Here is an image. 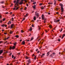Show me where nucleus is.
<instances>
[{"label": "nucleus", "mask_w": 65, "mask_h": 65, "mask_svg": "<svg viewBox=\"0 0 65 65\" xmlns=\"http://www.w3.org/2000/svg\"><path fill=\"white\" fill-rule=\"evenodd\" d=\"M35 15L37 16V18L39 17V13H37V12H36L35 13Z\"/></svg>", "instance_id": "obj_3"}, {"label": "nucleus", "mask_w": 65, "mask_h": 65, "mask_svg": "<svg viewBox=\"0 0 65 65\" xmlns=\"http://www.w3.org/2000/svg\"><path fill=\"white\" fill-rule=\"evenodd\" d=\"M56 1H55L54 3V5H56Z\"/></svg>", "instance_id": "obj_28"}, {"label": "nucleus", "mask_w": 65, "mask_h": 65, "mask_svg": "<svg viewBox=\"0 0 65 65\" xmlns=\"http://www.w3.org/2000/svg\"><path fill=\"white\" fill-rule=\"evenodd\" d=\"M62 30H63V28H61V30L60 31V32H61L62 31Z\"/></svg>", "instance_id": "obj_43"}, {"label": "nucleus", "mask_w": 65, "mask_h": 65, "mask_svg": "<svg viewBox=\"0 0 65 65\" xmlns=\"http://www.w3.org/2000/svg\"><path fill=\"white\" fill-rule=\"evenodd\" d=\"M10 34H11L12 33V31H10Z\"/></svg>", "instance_id": "obj_36"}, {"label": "nucleus", "mask_w": 65, "mask_h": 65, "mask_svg": "<svg viewBox=\"0 0 65 65\" xmlns=\"http://www.w3.org/2000/svg\"><path fill=\"white\" fill-rule=\"evenodd\" d=\"M57 22H59L60 21V20L58 19V20H57Z\"/></svg>", "instance_id": "obj_52"}, {"label": "nucleus", "mask_w": 65, "mask_h": 65, "mask_svg": "<svg viewBox=\"0 0 65 65\" xmlns=\"http://www.w3.org/2000/svg\"><path fill=\"white\" fill-rule=\"evenodd\" d=\"M10 38V37H8L7 38V39H8V38Z\"/></svg>", "instance_id": "obj_53"}, {"label": "nucleus", "mask_w": 65, "mask_h": 65, "mask_svg": "<svg viewBox=\"0 0 65 65\" xmlns=\"http://www.w3.org/2000/svg\"><path fill=\"white\" fill-rule=\"evenodd\" d=\"M41 9H44V7H43V6L41 7Z\"/></svg>", "instance_id": "obj_24"}, {"label": "nucleus", "mask_w": 65, "mask_h": 65, "mask_svg": "<svg viewBox=\"0 0 65 65\" xmlns=\"http://www.w3.org/2000/svg\"><path fill=\"white\" fill-rule=\"evenodd\" d=\"M7 51L6 52H4V54H3L4 55H5V54H6V53H7Z\"/></svg>", "instance_id": "obj_38"}, {"label": "nucleus", "mask_w": 65, "mask_h": 65, "mask_svg": "<svg viewBox=\"0 0 65 65\" xmlns=\"http://www.w3.org/2000/svg\"><path fill=\"white\" fill-rule=\"evenodd\" d=\"M49 26L50 27L51 29L52 28V25H49Z\"/></svg>", "instance_id": "obj_39"}, {"label": "nucleus", "mask_w": 65, "mask_h": 65, "mask_svg": "<svg viewBox=\"0 0 65 65\" xmlns=\"http://www.w3.org/2000/svg\"><path fill=\"white\" fill-rule=\"evenodd\" d=\"M13 9L14 10L15 9V7L14 8H13Z\"/></svg>", "instance_id": "obj_54"}, {"label": "nucleus", "mask_w": 65, "mask_h": 65, "mask_svg": "<svg viewBox=\"0 0 65 65\" xmlns=\"http://www.w3.org/2000/svg\"><path fill=\"white\" fill-rule=\"evenodd\" d=\"M40 52V51H38V52H37V53H39Z\"/></svg>", "instance_id": "obj_61"}, {"label": "nucleus", "mask_w": 65, "mask_h": 65, "mask_svg": "<svg viewBox=\"0 0 65 65\" xmlns=\"http://www.w3.org/2000/svg\"><path fill=\"white\" fill-rule=\"evenodd\" d=\"M58 41H60V39H58L57 40Z\"/></svg>", "instance_id": "obj_37"}, {"label": "nucleus", "mask_w": 65, "mask_h": 65, "mask_svg": "<svg viewBox=\"0 0 65 65\" xmlns=\"http://www.w3.org/2000/svg\"><path fill=\"white\" fill-rule=\"evenodd\" d=\"M2 43V41H0V43Z\"/></svg>", "instance_id": "obj_56"}, {"label": "nucleus", "mask_w": 65, "mask_h": 65, "mask_svg": "<svg viewBox=\"0 0 65 65\" xmlns=\"http://www.w3.org/2000/svg\"><path fill=\"white\" fill-rule=\"evenodd\" d=\"M13 57H14V56H13V55H12V58H13Z\"/></svg>", "instance_id": "obj_48"}, {"label": "nucleus", "mask_w": 65, "mask_h": 65, "mask_svg": "<svg viewBox=\"0 0 65 65\" xmlns=\"http://www.w3.org/2000/svg\"><path fill=\"white\" fill-rule=\"evenodd\" d=\"M52 54H53V56H55V55H56V53H53Z\"/></svg>", "instance_id": "obj_21"}, {"label": "nucleus", "mask_w": 65, "mask_h": 65, "mask_svg": "<svg viewBox=\"0 0 65 65\" xmlns=\"http://www.w3.org/2000/svg\"><path fill=\"white\" fill-rule=\"evenodd\" d=\"M36 2H35L33 3V4L35 5V4H36Z\"/></svg>", "instance_id": "obj_29"}, {"label": "nucleus", "mask_w": 65, "mask_h": 65, "mask_svg": "<svg viewBox=\"0 0 65 65\" xmlns=\"http://www.w3.org/2000/svg\"><path fill=\"white\" fill-rule=\"evenodd\" d=\"M61 12H63V11H64V9L63 7H61Z\"/></svg>", "instance_id": "obj_5"}, {"label": "nucleus", "mask_w": 65, "mask_h": 65, "mask_svg": "<svg viewBox=\"0 0 65 65\" xmlns=\"http://www.w3.org/2000/svg\"><path fill=\"white\" fill-rule=\"evenodd\" d=\"M42 19L43 20H44V21H45V22L46 21V19H45V17L44 16V15L43 14H42Z\"/></svg>", "instance_id": "obj_1"}, {"label": "nucleus", "mask_w": 65, "mask_h": 65, "mask_svg": "<svg viewBox=\"0 0 65 65\" xmlns=\"http://www.w3.org/2000/svg\"><path fill=\"white\" fill-rule=\"evenodd\" d=\"M5 27H7V25H5Z\"/></svg>", "instance_id": "obj_64"}, {"label": "nucleus", "mask_w": 65, "mask_h": 65, "mask_svg": "<svg viewBox=\"0 0 65 65\" xmlns=\"http://www.w3.org/2000/svg\"><path fill=\"white\" fill-rule=\"evenodd\" d=\"M15 48V46H13V47H12L11 46H10V50H11V49L12 50H14V48Z\"/></svg>", "instance_id": "obj_2"}, {"label": "nucleus", "mask_w": 65, "mask_h": 65, "mask_svg": "<svg viewBox=\"0 0 65 65\" xmlns=\"http://www.w3.org/2000/svg\"><path fill=\"white\" fill-rule=\"evenodd\" d=\"M30 59H29L28 60L27 62H28V63H30Z\"/></svg>", "instance_id": "obj_16"}, {"label": "nucleus", "mask_w": 65, "mask_h": 65, "mask_svg": "<svg viewBox=\"0 0 65 65\" xmlns=\"http://www.w3.org/2000/svg\"><path fill=\"white\" fill-rule=\"evenodd\" d=\"M19 37V36L18 35H16L15 36V37H17V38H18V37Z\"/></svg>", "instance_id": "obj_26"}, {"label": "nucleus", "mask_w": 65, "mask_h": 65, "mask_svg": "<svg viewBox=\"0 0 65 65\" xmlns=\"http://www.w3.org/2000/svg\"><path fill=\"white\" fill-rule=\"evenodd\" d=\"M33 8L35 9L36 8V5H34V6H32Z\"/></svg>", "instance_id": "obj_9"}, {"label": "nucleus", "mask_w": 65, "mask_h": 65, "mask_svg": "<svg viewBox=\"0 0 65 65\" xmlns=\"http://www.w3.org/2000/svg\"><path fill=\"white\" fill-rule=\"evenodd\" d=\"M21 1H25V2H26V3H27V1L26 0H21Z\"/></svg>", "instance_id": "obj_27"}, {"label": "nucleus", "mask_w": 65, "mask_h": 65, "mask_svg": "<svg viewBox=\"0 0 65 65\" xmlns=\"http://www.w3.org/2000/svg\"><path fill=\"white\" fill-rule=\"evenodd\" d=\"M34 39V38L33 37H32L31 38V39L30 40V41H32V40H33V39Z\"/></svg>", "instance_id": "obj_17"}, {"label": "nucleus", "mask_w": 65, "mask_h": 65, "mask_svg": "<svg viewBox=\"0 0 65 65\" xmlns=\"http://www.w3.org/2000/svg\"><path fill=\"white\" fill-rule=\"evenodd\" d=\"M11 24V22H9L8 23V25H9V24Z\"/></svg>", "instance_id": "obj_30"}, {"label": "nucleus", "mask_w": 65, "mask_h": 65, "mask_svg": "<svg viewBox=\"0 0 65 65\" xmlns=\"http://www.w3.org/2000/svg\"><path fill=\"white\" fill-rule=\"evenodd\" d=\"M25 20V18H23V19L22 20V21H24Z\"/></svg>", "instance_id": "obj_35"}, {"label": "nucleus", "mask_w": 65, "mask_h": 65, "mask_svg": "<svg viewBox=\"0 0 65 65\" xmlns=\"http://www.w3.org/2000/svg\"><path fill=\"white\" fill-rule=\"evenodd\" d=\"M65 36V34H63V35H62V37H64V36Z\"/></svg>", "instance_id": "obj_41"}, {"label": "nucleus", "mask_w": 65, "mask_h": 65, "mask_svg": "<svg viewBox=\"0 0 65 65\" xmlns=\"http://www.w3.org/2000/svg\"><path fill=\"white\" fill-rule=\"evenodd\" d=\"M26 59H29V57L27 56H26Z\"/></svg>", "instance_id": "obj_22"}, {"label": "nucleus", "mask_w": 65, "mask_h": 65, "mask_svg": "<svg viewBox=\"0 0 65 65\" xmlns=\"http://www.w3.org/2000/svg\"><path fill=\"white\" fill-rule=\"evenodd\" d=\"M11 54H12V53H11L10 54H9V55L10 56H11Z\"/></svg>", "instance_id": "obj_46"}, {"label": "nucleus", "mask_w": 65, "mask_h": 65, "mask_svg": "<svg viewBox=\"0 0 65 65\" xmlns=\"http://www.w3.org/2000/svg\"><path fill=\"white\" fill-rule=\"evenodd\" d=\"M19 7H18L17 8H16V10H17V9H19Z\"/></svg>", "instance_id": "obj_34"}, {"label": "nucleus", "mask_w": 65, "mask_h": 65, "mask_svg": "<svg viewBox=\"0 0 65 65\" xmlns=\"http://www.w3.org/2000/svg\"><path fill=\"white\" fill-rule=\"evenodd\" d=\"M49 56L50 57H52V58H53V57L52 56V55H49Z\"/></svg>", "instance_id": "obj_19"}, {"label": "nucleus", "mask_w": 65, "mask_h": 65, "mask_svg": "<svg viewBox=\"0 0 65 65\" xmlns=\"http://www.w3.org/2000/svg\"><path fill=\"white\" fill-rule=\"evenodd\" d=\"M56 10H59V9L58 8H56Z\"/></svg>", "instance_id": "obj_50"}, {"label": "nucleus", "mask_w": 65, "mask_h": 65, "mask_svg": "<svg viewBox=\"0 0 65 65\" xmlns=\"http://www.w3.org/2000/svg\"><path fill=\"white\" fill-rule=\"evenodd\" d=\"M44 56V54H43L41 56V57H43Z\"/></svg>", "instance_id": "obj_32"}, {"label": "nucleus", "mask_w": 65, "mask_h": 65, "mask_svg": "<svg viewBox=\"0 0 65 65\" xmlns=\"http://www.w3.org/2000/svg\"><path fill=\"white\" fill-rule=\"evenodd\" d=\"M25 10H26V9H27V7H25Z\"/></svg>", "instance_id": "obj_49"}, {"label": "nucleus", "mask_w": 65, "mask_h": 65, "mask_svg": "<svg viewBox=\"0 0 65 65\" xmlns=\"http://www.w3.org/2000/svg\"><path fill=\"white\" fill-rule=\"evenodd\" d=\"M3 50H0V55H1L2 53H3Z\"/></svg>", "instance_id": "obj_6"}, {"label": "nucleus", "mask_w": 65, "mask_h": 65, "mask_svg": "<svg viewBox=\"0 0 65 65\" xmlns=\"http://www.w3.org/2000/svg\"><path fill=\"white\" fill-rule=\"evenodd\" d=\"M13 20H14V19H13V18H12L11 21H13Z\"/></svg>", "instance_id": "obj_31"}, {"label": "nucleus", "mask_w": 65, "mask_h": 65, "mask_svg": "<svg viewBox=\"0 0 65 65\" xmlns=\"http://www.w3.org/2000/svg\"><path fill=\"white\" fill-rule=\"evenodd\" d=\"M48 4H53V3L51 2H49L48 3Z\"/></svg>", "instance_id": "obj_18"}, {"label": "nucleus", "mask_w": 65, "mask_h": 65, "mask_svg": "<svg viewBox=\"0 0 65 65\" xmlns=\"http://www.w3.org/2000/svg\"><path fill=\"white\" fill-rule=\"evenodd\" d=\"M4 1H1L0 2V3L1 4H3V3H4Z\"/></svg>", "instance_id": "obj_11"}, {"label": "nucleus", "mask_w": 65, "mask_h": 65, "mask_svg": "<svg viewBox=\"0 0 65 65\" xmlns=\"http://www.w3.org/2000/svg\"><path fill=\"white\" fill-rule=\"evenodd\" d=\"M27 15H28V14H26L25 15H24L25 17H26Z\"/></svg>", "instance_id": "obj_33"}, {"label": "nucleus", "mask_w": 65, "mask_h": 65, "mask_svg": "<svg viewBox=\"0 0 65 65\" xmlns=\"http://www.w3.org/2000/svg\"><path fill=\"white\" fill-rule=\"evenodd\" d=\"M21 32L22 33H24V31L23 30H21Z\"/></svg>", "instance_id": "obj_40"}, {"label": "nucleus", "mask_w": 65, "mask_h": 65, "mask_svg": "<svg viewBox=\"0 0 65 65\" xmlns=\"http://www.w3.org/2000/svg\"><path fill=\"white\" fill-rule=\"evenodd\" d=\"M19 3V0H17V2H16V4H15V7L16 8L18 6V3Z\"/></svg>", "instance_id": "obj_4"}, {"label": "nucleus", "mask_w": 65, "mask_h": 65, "mask_svg": "<svg viewBox=\"0 0 65 65\" xmlns=\"http://www.w3.org/2000/svg\"><path fill=\"white\" fill-rule=\"evenodd\" d=\"M54 22H55V23H57V20H56V19H55L54 20Z\"/></svg>", "instance_id": "obj_12"}, {"label": "nucleus", "mask_w": 65, "mask_h": 65, "mask_svg": "<svg viewBox=\"0 0 65 65\" xmlns=\"http://www.w3.org/2000/svg\"><path fill=\"white\" fill-rule=\"evenodd\" d=\"M60 5L61 7H63V5L62 4H60Z\"/></svg>", "instance_id": "obj_13"}, {"label": "nucleus", "mask_w": 65, "mask_h": 65, "mask_svg": "<svg viewBox=\"0 0 65 65\" xmlns=\"http://www.w3.org/2000/svg\"><path fill=\"white\" fill-rule=\"evenodd\" d=\"M26 5L27 6H28V4H26Z\"/></svg>", "instance_id": "obj_63"}, {"label": "nucleus", "mask_w": 65, "mask_h": 65, "mask_svg": "<svg viewBox=\"0 0 65 65\" xmlns=\"http://www.w3.org/2000/svg\"><path fill=\"white\" fill-rule=\"evenodd\" d=\"M14 26V24H12L11 26V28H13V26Z\"/></svg>", "instance_id": "obj_7"}, {"label": "nucleus", "mask_w": 65, "mask_h": 65, "mask_svg": "<svg viewBox=\"0 0 65 65\" xmlns=\"http://www.w3.org/2000/svg\"><path fill=\"white\" fill-rule=\"evenodd\" d=\"M17 1H14V3H17Z\"/></svg>", "instance_id": "obj_45"}, {"label": "nucleus", "mask_w": 65, "mask_h": 65, "mask_svg": "<svg viewBox=\"0 0 65 65\" xmlns=\"http://www.w3.org/2000/svg\"><path fill=\"white\" fill-rule=\"evenodd\" d=\"M41 29V28L40 27H39V30H40V29Z\"/></svg>", "instance_id": "obj_57"}, {"label": "nucleus", "mask_w": 65, "mask_h": 65, "mask_svg": "<svg viewBox=\"0 0 65 65\" xmlns=\"http://www.w3.org/2000/svg\"><path fill=\"white\" fill-rule=\"evenodd\" d=\"M31 34H30L29 35V36H31Z\"/></svg>", "instance_id": "obj_55"}, {"label": "nucleus", "mask_w": 65, "mask_h": 65, "mask_svg": "<svg viewBox=\"0 0 65 65\" xmlns=\"http://www.w3.org/2000/svg\"><path fill=\"white\" fill-rule=\"evenodd\" d=\"M31 21H32V22H34V20H32Z\"/></svg>", "instance_id": "obj_58"}, {"label": "nucleus", "mask_w": 65, "mask_h": 65, "mask_svg": "<svg viewBox=\"0 0 65 65\" xmlns=\"http://www.w3.org/2000/svg\"><path fill=\"white\" fill-rule=\"evenodd\" d=\"M1 26H2V27H4L5 26L4 24H3V25H2Z\"/></svg>", "instance_id": "obj_23"}, {"label": "nucleus", "mask_w": 65, "mask_h": 65, "mask_svg": "<svg viewBox=\"0 0 65 65\" xmlns=\"http://www.w3.org/2000/svg\"><path fill=\"white\" fill-rule=\"evenodd\" d=\"M23 3V1H21L20 2V3H19L21 5Z\"/></svg>", "instance_id": "obj_8"}, {"label": "nucleus", "mask_w": 65, "mask_h": 65, "mask_svg": "<svg viewBox=\"0 0 65 65\" xmlns=\"http://www.w3.org/2000/svg\"><path fill=\"white\" fill-rule=\"evenodd\" d=\"M32 27H34V25L33 24H32Z\"/></svg>", "instance_id": "obj_47"}, {"label": "nucleus", "mask_w": 65, "mask_h": 65, "mask_svg": "<svg viewBox=\"0 0 65 65\" xmlns=\"http://www.w3.org/2000/svg\"><path fill=\"white\" fill-rule=\"evenodd\" d=\"M56 13V14H59V12H57Z\"/></svg>", "instance_id": "obj_60"}, {"label": "nucleus", "mask_w": 65, "mask_h": 65, "mask_svg": "<svg viewBox=\"0 0 65 65\" xmlns=\"http://www.w3.org/2000/svg\"><path fill=\"white\" fill-rule=\"evenodd\" d=\"M50 52H49L47 53V56H48V55H49L50 54H49V53H50Z\"/></svg>", "instance_id": "obj_10"}, {"label": "nucleus", "mask_w": 65, "mask_h": 65, "mask_svg": "<svg viewBox=\"0 0 65 65\" xmlns=\"http://www.w3.org/2000/svg\"><path fill=\"white\" fill-rule=\"evenodd\" d=\"M34 19L35 21L36 20V16H35V17L34 18Z\"/></svg>", "instance_id": "obj_15"}, {"label": "nucleus", "mask_w": 65, "mask_h": 65, "mask_svg": "<svg viewBox=\"0 0 65 65\" xmlns=\"http://www.w3.org/2000/svg\"><path fill=\"white\" fill-rule=\"evenodd\" d=\"M20 53H18V55H20Z\"/></svg>", "instance_id": "obj_62"}, {"label": "nucleus", "mask_w": 65, "mask_h": 65, "mask_svg": "<svg viewBox=\"0 0 65 65\" xmlns=\"http://www.w3.org/2000/svg\"><path fill=\"white\" fill-rule=\"evenodd\" d=\"M22 43H23V44L24 45L25 44V42L24 41H23L22 42Z\"/></svg>", "instance_id": "obj_20"}, {"label": "nucleus", "mask_w": 65, "mask_h": 65, "mask_svg": "<svg viewBox=\"0 0 65 65\" xmlns=\"http://www.w3.org/2000/svg\"><path fill=\"white\" fill-rule=\"evenodd\" d=\"M29 30V31H32V27H30V29Z\"/></svg>", "instance_id": "obj_14"}, {"label": "nucleus", "mask_w": 65, "mask_h": 65, "mask_svg": "<svg viewBox=\"0 0 65 65\" xmlns=\"http://www.w3.org/2000/svg\"><path fill=\"white\" fill-rule=\"evenodd\" d=\"M42 5V3H40V4L39 5L40 6H41V5Z\"/></svg>", "instance_id": "obj_44"}, {"label": "nucleus", "mask_w": 65, "mask_h": 65, "mask_svg": "<svg viewBox=\"0 0 65 65\" xmlns=\"http://www.w3.org/2000/svg\"><path fill=\"white\" fill-rule=\"evenodd\" d=\"M17 44V42H15L14 44V46L16 45Z\"/></svg>", "instance_id": "obj_25"}, {"label": "nucleus", "mask_w": 65, "mask_h": 65, "mask_svg": "<svg viewBox=\"0 0 65 65\" xmlns=\"http://www.w3.org/2000/svg\"><path fill=\"white\" fill-rule=\"evenodd\" d=\"M6 39H7V38H5V40H6Z\"/></svg>", "instance_id": "obj_51"}, {"label": "nucleus", "mask_w": 65, "mask_h": 65, "mask_svg": "<svg viewBox=\"0 0 65 65\" xmlns=\"http://www.w3.org/2000/svg\"><path fill=\"white\" fill-rule=\"evenodd\" d=\"M23 8L22 7L21 8V10H22V9H23Z\"/></svg>", "instance_id": "obj_59"}, {"label": "nucleus", "mask_w": 65, "mask_h": 65, "mask_svg": "<svg viewBox=\"0 0 65 65\" xmlns=\"http://www.w3.org/2000/svg\"><path fill=\"white\" fill-rule=\"evenodd\" d=\"M36 56L35 57V58H34V59H35V60H36Z\"/></svg>", "instance_id": "obj_42"}]
</instances>
